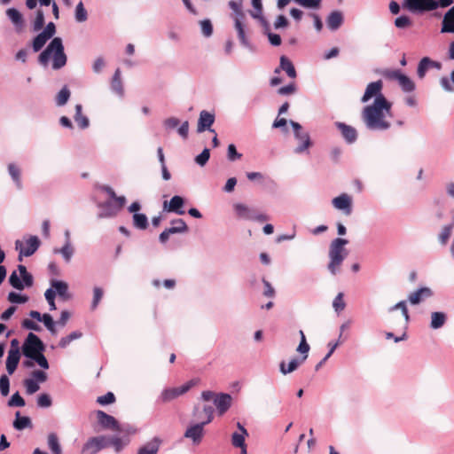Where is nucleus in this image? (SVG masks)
<instances>
[{"instance_id":"nucleus-4","label":"nucleus","mask_w":454,"mask_h":454,"mask_svg":"<svg viewBox=\"0 0 454 454\" xmlns=\"http://www.w3.org/2000/svg\"><path fill=\"white\" fill-rule=\"evenodd\" d=\"M452 4L453 0H404L402 6L411 13L423 14L439 7H448Z\"/></svg>"},{"instance_id":"nucleus-8","label":"nucleus","mask_w":454,"mask_h":454,"mask_svg":"<svg viewBox=\"0 0 454 454\" xmlns=\"http://www.w3.org/2000/svg\"><path fill=\"white\" fill-rule=\"evenodd\" d=\"M107 446L108 442L104 436L91 437L83 445L81 454H96Z\"/></svg>"},{"instance_id":"nucleus-51","label":"nucleus","mask_w":454,"mask_h":454,"mask_svg":"<svg viewBox=\"0 0 454 454\" xmlns=\"http://www.w3.org/2000/svg\"><path fill=\"white\" fill-rule=\"evenodd\" d=\"M200 412L205 415V419L201 422L205 425L209 424L213 420L214 409L210 405H205L200 409Z\"/></svg>"},{"instance_id":"nucleus-26","label":"nucleus","mask_w":454,"mask_h":454,"mask_svg":"<svg viewBox=\"0 0 454 454\" xmlns=\"http://www.w3.org/2000/svg\"><path fill=\"white\" fill-rule=\"evenodd\" d=\"M447 320V315L444 312L435 311L431 314L430 327L432 329H439L442 327Z\"/></svg>"},{"instance_id":"nucleus-59","label":"nucleus","mask_w":454,"mask_h":454,"mask_svg":"<svg viewBox=\"0 0 454 454\" xmlns=\"http://www.w3.org/2000/svg\"><path fill=\"white\" fill-rule=\"evenodd\" d=\"M10 381L6 375L0 377V392L4 396L9 394Z\"/></svg>"},{"instance_id":"nucleus-47","label":"nucleus","mask_w":454,"mask_h":454,"mask_svg":"<svg viewBox=\"0 0 454 454\" xmlns=\"http://www.w3.org/2000/svg\"><path fill=\"white\" fill-rule=\"evenodd\" d=\"M24 386L28 395L37 392L40 388L38 383L33 379H27L24 380Z\"/></svg>"},{"instance_id":"nucleus-1","label":"nucleus","mask_w":454,"mask_h":454,"mask_svg":"<svg viewBox=\"0 0 454 454\" xmlns=\"http://www.w3.org/2000/svg\"><path fill=\"white\" fill-rule=\"evenodd\" d=\"M392 104L385 97L375 98L373 104L367 106L362 112V119L370 129L385 130L390 127V122L386 120L391 116Z\"/></svg>"},{"instance_id":"nucleus-21","label":"nucleus","mask_w":454,"mask_h":454,"mask_svg":"<svg viewBox=\"0 0 454 454\" xmlns=\"http://www.w3.org/2000/svg\"><path fill=\"white\" fill-rule=\"evenodd\" d=\"M441 33H454V6L444 14Z\"/></svg>"},{"instance_id":"nucleus-64","label":"nucleus","mask_w":454,"mask_h":454,"mask_svg":"<svg viewBox=\"0 0 454 454\" xmlns=\"http://www.w3.org/2000/svg\"><path fill=\"white\" fill-rule=\"evenodd\" d=\"M227 156L231 161H233L240 159L242 155L237 152L236 146L233 144H231L228 146Z\"/></svg>"},{"instance_id":"nucleus-40","label":"nucleus","mask_w":454,"mask_h":454,"mask_svg":"<svg viewBox=\"0 0 454 454\" xmlns=\"http://www.w3.org/2000/svg\"><path fill=\"white\" fill-rule=\"evenodd\" d=\"M453 226L454 224H450V225H446L444 226L440 234H439V241L441 242L442 245H446L450 235H451V231H452V229H453Z\"/></svg>"},{"instance_id":"nucleus-61","label":"nucleus","mask_w":454,"mask_h":454,"mask_svg":"<svg viewBox=\"0 0 454 454\" xmlns=\"http://www.w3.org/2000/svg\"><path fill=\"white\" fill-rule=\"evenodd\" d=\"M21 326L25 329H29L35 332H40L42 330L41 326L37 323L28 318L23 319L21 322Z\"/></svg>"},{"instance_id":"nucleus-23","label":"nucleus","mask_w":454,"mask_h":454,"mask_svg":"<svg viewBox=\"0 0 454 454\" xmlns=\"http://www.w3.org/2000/svg\"><path fill=\"white\" fill-rule=\"evenodd\" d=\"M6 15L12 20L18 32L22 31L24 27V20L21 13L15 8H9L6 11Z\"/></svg>"},{"instance_id":"nucleus-42","label":"nucleus","mask_w":454,"mask_h":454,"mask_svg":"<svg viewBox=\"0 0 454 454\" xmlns=\"http://www.w3.org/2000/svg\"><path fill=\"white\" fill-rule=\"evenodd\" d=\"M229 6L235 12L234 17H239L240 19H245V14L242 11V0H239V1L231 0L229 2Z\"/></svg>"},{"instance_id":"nucleus-62","label":"nucleus","mask_w":454,"mask_h":454,"mask_svg":"<svg viewBox=\"0 0 454 454\" xmlns=\"http://www.w3.org/2000/svg\"><path fill=\"white\" fill-rule=\"evenodd\" d=\"M43 24H44L43 12V11L38 10L36 12V16H35V19L34 21V30L35 31L40 30L43 27Z\"/></svg>"},{"instance_id":"nucleus-55","label":"nucleus","mask_w":454,"mask_h":454,"mask_svg":"<svg viewBox=\"0 0 454 454\" xmlns=\"http://www.w3.org/2000/svg\"><path fill=\"white\" fill-rule=\"evenodd\" d=\"M97 402L101 405L111 404L115 402V396L114 393L108 392L104 395L98 396Z\"/></svg>"},{"instance_id":"nucleus-20","label":"nucleus","mask_w":454,"mask_h":454,"mask_svg":"<svg viewBox=\"0 0 454 454\" xmlns=\"http://www.w3.org/2000/svg\"><path fill=\"white\" fill-rule=\"evenodd\" d=\"M51 286L55 289L56 294L59 296L63 301H67L71 298V294L68 293L67 283L53 279L51 282Z\"/></svg>"},{"instance_id":"nucleus-2","label":"nucleus","mask_w":454,"mask_h":454,"mask_svg":"<svg viewBox=\"0 0 454 454\" xmlns=\"http://www.w3.org/2000/svg\"><path fill=\"white\" fill-rule=\"evenodd\" d=\"M45 345L40 338L33 333H29L22 345L23 355L34 360L40 367L49 369V363L43 355Z\"/></svg>"},{"instance_id":"nucleus-46","label":"nucleus","mask_w":454,"mask_h":454,"mask_svg":"<svg viewBox=\"0 0 454 454\" xmlns=\"http://www.w3.org/2000/svg\"><path fill=\"white\" fill-rule=\"evenodd\" d=\"M309 348H310V347L308 344L306 338H302V340H301L300 344L298 345V347L296 348L297 352L304 355L303 357L301 358V362H304L307 359Z\"/></svg>"},{"instance_id":"nucleus-28","label":"nucleus","mask_w":454,"mask_h":454,"mask_svg":"<svg viewBox=\"0 0 454 454\" xmlns=\"http://www.w3.org/2000/svg\"><path fill=\"white\" fill-rule=\"evenodd\" d=\"M234 27L238 32V36L240 41V43L244 46H248V41L246 36L245 27L242 22L243 19H240L239 17H234Z\"/></svg>"},{"instance_id":"nucleus-63","label":"nucleus","mask_w":454,"mask_h":454,"mask_svg":"<svg viewBox=\"0 0 454 454\" xmlns=\"http://www.w3.org/2000/svg\"><path fill=\"white\" fill-rule=\"evenodd\" d=\"M104 292L100 287H95L93 289V301H92V309H95L103 297Z\"/></svg>"},{"instance_id":"nucleus-52","label":"nucleus","mask_w":454,"mask_h":454,"mask_svg":"<svg viewBox=\"0 0 454 454\" xmlns=\"http://www.w3.org/2000/svg\"><path fill=\"white\" fill-rule=\"evenodd\" d=\"M8 301L12 303H25L28 301V297L15 292H11L8 294Z\"/></svg>"},{"instance_id":"nucleus-18","label":"nucleus","mask_w":454,"mask_h":454,"mask_svg":"<svg viewBox=\"0 0 454 454\" xmlns=\"http://www.w3.org/2000/svg\"><path fill=\"white\" fill-rule=\"evenodd\" d=\"M338 129L340 131L344 139L348 143H354L357 138V132L355 128L352 126L347 125L343 122H336L335 123Z\"/></svg>"},{"instance_id":"nucleus-7","label":"nucleus","mask_w":454,"mask_h":454,"mask_svg":"<svg viewBox=\"0 0 454 454\" xmlns=\"http://www.w3.org/2000/svg\"><path fill=\"white\" fill-rule=\"evenodd\" d=\"M40 240L36 236H31L26 242V247H23V243L20 240L15 242V247L20 250L18 260L21 262L23 256H31L38 249Z\"/></svg>"},{"instance_id":"nucleus-41","label":"nucleus","mask_w":454,"mask_h":454,"mask_svg":"<svg viewBox=\"0 0 454 454\" xmlns=\"http://www.w3.org/2000/svg\"><path fill=\"white\" fill-rule=\"evenodd\" d=\"M82 333L81 332H73L71 333L70 334H68L67 336L66 337H63L60 339L59 340V347L60 348H66L67 346H68L70 344L71 341L76 340V339H79L80 337H82Z\"/></svg>"},{"instance_id":"nucleus-13","label":"nucleus","mask_w":454,"mask_h":454,"mask_svg":"<svg viewBox=\"0 0 454 454\" xmlns=\"http://www.w3.org/2000/svg\"><path fill=\"white\" fill-rule=\"evenodd\" d=\"M433 294L434 293L431 288L420 287L409 294L408 301L412 305H418L425 300L432 297Z\"/></svg>"},{"instance_id":"nucleus-33","label":"nucleus","mask_w":454,"mask_h":454,"mask_svg":"<svg viewBox=\"0 0 454 454\" xmlns=\"http://www.w3.org/2000/svg\"><path fill=\"white\" fill-rule=\"evenodd\" d=\"M112 90L120 96L123 94V87L121 80V70L116 69L111 82Z\"/></svg>"},{"instance_id":"nucleus-5","label":"nucleus","mask_w":454,"mask_h":454,"mask_svg":"<svg viewBox=\"0 0 454 454\" xmlns=\"http://www.w3.org/2000/svg\"><path fill=\"white\" fill-rule=\"evenodd\" d=\"M348 240L341 238L333 239L329 247V259L328 270L335 275L339 270L340 265L348 255V251L345 246L348 244Z\"/></svg>"},{"instance_id":"nucleus-29","label":"nucleus","mask_w":454,"mask_h":454,"mask_svg":"<svg viewBox=\"0 0 454 454\" xmlns=\"http://www.w3.org/2000/svg\"><path fill=\"white\" fill-rule=\"evenodd\" d=\"M295 137L301 142V145L295 149L296 153H301L311 145L309 135L307 132L297 134Z\"/></svg>"},{"instance_id":"nucleus-36","label":"nucleus","mask_w":454,"mask_h":454,"mask_svg":"<svg viewBox=\"0 0 454 454\" xmlns=\"http://www.w3.org/2000/svg\"><path fill=\"white\" fill-rule=\"evenodd\" d=\"M133 224L136 228L145 230L148 227V219L145 214L136 213L133 215Z\"/></svg>"},{"instance_id":"nucleus-15","label":"nucleus","mask_w":454,"mask_h":454,"mask_svg":"<svg viewBox=\"0 0 454 454\" xmlns=\"http://www.w3.org/2000/svg\"><path fill=\"white\" fill-rule=\"evenodd\" d=\"M215 121V115L206 110H203L200 114V118L198 121V132H203L206 129H209L211 132L215 133L214 129H210V127Z\"/></svg>"},{"instance_id":"nucleus-53","label":"nucleus","mask_w":454,"mask_h":454,"mask_svg":"<svg viewBox=\"0 0 454 454\" xmlns=\"http://www.w3.org/2000/svg\"><path fill=\"white\" fill-rule=\"evenodd\" d=\"M200 28L202 34L206 37H209L213 34V25L209 20H204L200 21Z\"/></svg>"},{"instance_id":"nucleus-19","label":"nucleus","mask_w":454,"mask_h":454,"mask_svg":"<svg viewBox=\"0 0 454 454\" xmlns=\"http://www.w3.org/2000/svg\"><path fill=\"white\" fill-rule=\"evenodd\" d=\"M239 432H234L231 435V444L236 448H241L247 446L245 439L248 436L247 429L239 423H237Z\"/></svg>"},{"instance_id":"nucleus-16","label":"nucleus","mask_w":454,"mask_h":454,"mask_svg":"<svg viewBox=\"0 0 454 454\" xmlns=\"http://www.w3.org/2000/svg\"><path fill=\"white\" fill-rule=\"evenodd\" d=\"M231 396L229 394H219L214 399L217 412L220 416L223 415L231 405Z\"/></svg>"},{"instance_id":"nucleus-44","label":"nucleus","mask_w":454,"mask_h":454,"mask_svg":"<svg viewBox=\"0 0 454 454\" xmlns=\"http://www.w3.org/2000/svg\"><path fill=\"white\" fill-rule=\"evenodd\" d=\"M70 91L67 87L61 89V90L58 93L56 98V102L58 106H64L69 99Z\"/></svg>"},{"instance_id":"nucleus-25","label":"nucleus","mask_w":454,"mask_h":454,"mask_svg":"<svg viewBox=\"0 0 454 454\" xmlns=\"http://www.w3.org/2000/svg\"><path fill=\"white\" fill-rule=\"evenodd\" d=\"M343 22V16L340 12L334 11L330 13L327 18L326 23L330 29H338Z\"/></svg>"},{"instance_id":"nucleus-6","label":"nucleus","mask_w":454,"mask_h":454,"mask_svg":"<svg viewBox=\"0 0 454 454\" xmlns=\"http://www.w3.org/2000/svg\"><path fill=\"white\" fill-rule=\"evenodd\" d=\"M197 383L198 380L193 379L189 380L183 386L166 388L161 392L159 400L163 403L171 402L172 400L188 392L192 387L197 385Z\"/></svg>"},{"instance_id":"nucleus-9","label":"nucleus","mask_w":454,"mask_h":454,"mask_svg":"<svg viewBox=\"0 0 454 454\" xmlns=\"http://www.w3.org/2000/svg\"><path fill=\"white\" fill-rule=\"evenodd\" d=\"M206 425L202 422H198L193 425H191L187 427L184 432V436L185 438L191 439L194 445H199L203 439L204 436V427Z\"/></svg>"},{"instance_id":"nucleus-34","label":"nucleus","mask_w":454,"mask_h":454,"mask_svg":"<svg viewBox=\"0 0 454 454\" xmlns=\"http://www.w3.org/2000/svg\"><path fill=\"white\" fill-rule=\"evenodd\" d=\"M74 121L81 129H86L89 126V119L82 114L81 105L75 106Z\"/></svg>"},{"instance_id":"nucleus-43","label":"nucleus","mask_w":454,"mask_h":454,"mask_svg":"<svg viewBox=\"0 0 454 454\" xmlns=\"http://www.w3.org/2000/svg\"><path fill=\"white\" fill-rule=\"evenodd\" d=\"M428 63H429L428 57H424L419 61V66H418L417 74L420 79L425 77L427 71L430 68V67L428 66Z\"/></svg>"},{"instance_id":"nucleus-57","label":"nucleus","mask_w":454,"mask_h":454,"mask_svg":"<svg viewBox=\"0 0 454 454\" xmlns=\"http://www.w3.org/2000/svg\"><path fill=\"white\" fill-rule=\"evenodd\" d=\"M51 403V398L48 394H41L37 398V405L41 408H48Z\"/></svg>"},{"instance_id":"nucleus-54","label":"nucleus","mask_w":454,"mask_h":454,"mask_svg":"<svg viewBox=\"0 0 454 454\" xmlns=\"http://www.w3.org/2000/svg\"><path fill=\"white\" fill-rule=\"evenodd\" d=\"M345 306L346 304L343 300V294L339 293L333 300V307L334 308L335 311L340 312L345 309Z\"/></svg>"},{"instance_id":"nucleus-39","label":"nucleus","mask_w":454,"mask_h":454,"mask_svg":"<svg viewBox=\"0 0 454 454\" xmlns=\"http://www.w3.org/2000/svg\"><path fill=\"white\" fill-rule=\"evenodd\" d=\"M395 309H401L402 310V315L403 317L404 325H406L408 321H409V318H410L409 317V314H408V309H407V307H406V302L404 301H399L395 306H393V307H391L389 309V312L392 313Z\"/></svg>"},{"instance_id":"nucleus-14","label":"nucleus","mask_w":454,"mask_h":454,"mask_svg":"<svg viewBox=\"0 0 454 454\" xmlns=\"http://www.w3.org/2000/svg\"><path fill=\"white\" fill-rule=\"evenodd\" d=\"M184 205V200L181 196L176 195L171 198V200L163 202V210L167 212H174L177 215H184V210H183V207Z\"/></svg>"},{"instance_id":"nucleus-17","label":"nucleus","mask_w":454,"mask_h":454,"mask_svg":"<svg viewBox=\"0 0 454 454\" xmlns=\"http://www.w3.org/2000/svg\"><path fill=\"white\" fill-rule=\"evenodd\" d=\"M22 279L23 283L20 281L16 271H13L10 276L9 282L12 285V286L18 290L24 289V286H27L28 287L33 286V276L30 273L26 274V276H23Z\"/></svg>"},{"instance_id":"nucleus-56","label":"nucleus","mask_w":454,"mask_h":454,"mask_svg":"<svg viewBox=\"0 0 454 454\" xmlns=\"http://www.w3.org/2000/svg\"><path fill=\"white\" fill-rule=\"evenodd\" d=\"M44 296L50 305L51 310H55L57 309L55 301H54L55 296H56V292L53 289L49 288L46 290Z\"/></svg>"},{"instance_id":"nucleus-38","label":"nucleus","mask_w":454,"mask_h":454,"mask_svg":"<svg viewBox=\"0 0 454 454\" xmlns=\"http://www.w3.org/2000/svg\"><path fill=\"white\" fill-rule=\"evenodd\" d=\"M49 40V38L43 34L42 32L37 35L35 39L33 40V50L34 51L37 52L39 51L46 43V42Z\"/></svg>"},{"instance_id":"nucleus-22","label":"nucleus","mask_w":454,"mask_h":454,"mask_svg":"<svg viewBox=\"0 0 454 454\" xmlns=\"http://www.w3.org/2000/svg\"><path fill=\"white\" fill-rule=\"evenodd\" d=\"M20 359V353L17 350H9L6 359V370L12 375L19 364Z\"/></svg>"},{"instance_id":"nucleus-48","label":"nucleus","mask_w":454,"mask_h":454,"mask_svg":"<svg viewBox=\"0 0 454 454\" xmlns=\"http://www.w3.org/2000/svg\"><path fill=\"white\" fill-rule=\"evenodd\" d=\"M395 25L398 28H407L412 26V21L408 16L403 15L395 19Z\"/></svg>"},{"instance_id":"nucleus-37","label":"nucleus","mask_w":454,"mask_h":454,"mask_svg":"<svg viewBox=\"0 0 454 454\" xmlns=\"http://www.w3.org/2000/svg\"><path fill=\"white\" fill-rule=\"evenodd\" d=\"M397 81L403 91L411 92L414 90L415 84L407 75L403 74Z\"/></svg>"},{"instance_id":"nucleus-45","label":"nucleus","mask_w":454,"mask_h":454,"mask_svg":"<svg viewBox=\"0 0 454 454\" xmlns=\"http://www.w3.org/2000/svg\"><path fill=\"white\" fill-rule=\"evenodd\" d=\"M87 12L83 6L82 2H80L75 8V19L79 22H83L87 20Z\"/></svg>"},{"instance_id":"nucleus-60","label":"nucleus","mask_w":454,"mask_h":454,"mask_svg":"<svg viewBox=\"0 0 454 454\" xmlns=\"http://www.w3.org/2000/svg\"><path fill=\"white\" fill-rule=\"evenodd\" d=\"M298 4L306 8H318L322 0H294Z\"/></svg>"},{"instance_id":"nucleus-27","label":"nucleus","mask_w":454,"mask_h":454,"mask_svg":"<svg viewBox=\"0 0 454 454\" xmlns=\"http://www.w3.org/2000/svg\"><path fill=\"white\" fill-rule=\"evenodd\" d=\"M234 210L238 215V217L246 219V220H252L254 219V210L249 208L247 206L237 203L234 205Z\"/></svg>"},{"instance_id":"nucleus-24","label":"nucleus","mask_w":454,"mask_h":454,"mask_svg":"<svg viewBox=\"0 0 454 454\" xmlns=\"http://www.w3.org/2000/svg\"><path fill=\"white\" fill-rule=\"evenodd\" d=\"M161 441L154 437L152 441L139 448L137 454H157L160 450Z\"/></svg>"},{"instance_id":"nucleus-11","label":"nucleus","mask_w":454,"mask_h":454,"mask_svg":"<svg viewBox=\"0 0 454 454\" xmlns=\"http://www.w3.org/2000/svg\"><path fill=\"white\" fill-rule=\"evenodd\" d=\"M382 88L383 82L381 80L370 82L365 89L364 94L362 97L361 101L363 103H365L372 98H379L380 97H385L381 92Z\"/></svg>"},{"instance_id":"nucleus-31","label":"nucleus","mask_w":454,"mask_h":454,"mask_svg":"<svg viewBox=\"0 0 454 454\" xmlns=\"http://www.w3.org/2000/svg\"><path fill=\"white\" fill-rule=\"evenodd\" d=\"M280 68L286 71L287 75L291 78L296 77V71L293 65V63L286 57L282 56L280 58Z\"/></svg>"},{"instance_id":"nucleus-30","label":"nucleus","mask_w":454,"mask_h":454,"mask_svg":"<svg viewBox=\"0 0 454 454\" xmlns=\"http://www.w3.org/2000/svg\"><path fill=\"white\" fill-rule=\"evenodd\" d=\"M301 359L299 360L297 358H294V359H292L287 367H286V362L285 361H282L279 364V369H280V372L286 375L287 373H291L293 372H294L298 367L299 365L301 364Z\"/></svg>"},{"instance_id":"nucleus-10","label":"nucleus","mask_w":454,"mask_h":454,"mask_svg":"<svg viewBox=\"0 0 454 454\" xmlns=\"http://www.w3.org/2000/svg\"><path fill=\"white\" fill-rule=\"evenodd\" d=\"M96 415L98 422L102 427L106 429H111L115 432H122V429L121 428L118 421L114 417L106 413L103 411H98Z\"/></svg>"},{"instance_id":"nucleus-12","label":"nucleus","mask_w":454,"mask_h":454,"mask_svg":"<svg viewBox=\"0 0 454 454\" xmlns=\"http://www.w3.org/2000/svg\"><path fill=\"white\" fill-rule=\"evenodd\" d=\"M333 207L343 211L344 215H349L352 213V199L347 193L335 197L332 201Z\"/></svg>"},{"instance_id":"nucleus-3","label":"nucleus","mask_w":454,"mask_h":454,"mask_svg":"<svg viewBox=\"0 0 454 454\" xmlns=\"http://www.w3.org/2000/svg\"><path fill=\"white\" fill-rule=\"evenodd\" d=\"M52 55V68L59 69L63 67L67 63V56L64 52V46L62 40L59 37H55L46 47V49L41 52L38 57V61L43 66H47L51 56Z\"/></svg>"},{"instance_id":"nucleus-35","label":"nucleus","mask_w":454,"mask_h":454,"mask_svg":"<svg viewBox=\"0 0 454 454\" xmlns=\"http://www.w3.org/2000/svg\"><path fill=\"white\" fill-rule=\"evenodd\" d=\"M48 445L52 454H62L59 438L56 434L51 433L48 435Z\"/></svg>"},{"instance_id":"nucleus-32","label":"nucleus","mask_w":454,"mask_h":454,"mask_svg":"<svg viewBox=\"0 0 454 454\" xmlns=\"http://www.w3.org/2000/svg\"><path fill=\"white\" fill-rule=\"evenodd\" d=\"M13 427L17 430H23L26 427H32V422L28 417H21L20 411H17Z\"/></svg>"},{"instance_id":"nucleus-58","label":"nucleus","mask_w":454,"mask_h":454,"mask_svg":"<svg viewBox=\"0 0 454 454\" xmlns=\"http://www.w3.org/2000/svg\"><path fill=\"white\" fill-rule=\"evenodd\" d=\"M210 157V151L205 148L200 154L195 158V162L200 166H204Z\"/></svg>"},{"instance_id":"nucleus-49","label":"nucleus","mask_w":454,"mask_h":454,"mask_svg":"<svg viewBox=\"0 0 454 454\" xmlns=\"http://www.w3.org/2000/svg\"><path fill=\"white\" fill-rule=\"evenodd\" d=\"M8 171L13 181L20 186V170L15 164L8 165Z\"/></svg>"},{"instance_id":"nucleus-50","label":"nucleus","mask_w":454,"mask_h":454,"mask_svg":"<svg viewBox=\"0 0 454 454\" xmlns=\"http://www.w3.org/2000/svg\"><path fill=\"white\" fill-rule=\"evenodd\" d=\"M25 404H26L25 400L19 394V392H16L15 394H13L8 402V405L12 406V407H23V406H25Z\"/></svg>"}]
</instances>
